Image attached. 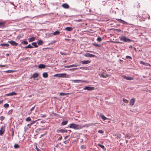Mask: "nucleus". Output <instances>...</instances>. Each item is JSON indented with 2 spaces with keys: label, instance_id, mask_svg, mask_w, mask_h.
<instances>
[{
  "label": "nucleus",
  "instance_id": "nucleus-32",
  "mask_svg": "<svg viewBox=\"0 0 151 151\" xmlns=\"http://www.w3.org/2000/svg\"><path fill=\"white\" fill-rule=\"evenodd\" d=\"M59 33H60V32L59 31H56L53 33V35H58L59 34Z\"/></svg>",
  "mask_w": 151,
  "mask_h": 151
},
{
  "label": "nucleus",
  "instance_id": "nucleus-49",
  "mask_svg": "<svg viewBox=\"0 0 151 151\" xmlns=\"http://www.w3.org/2000/svg\"><path fill=\"white\" fill-rule=\"evenodd\" d=\"M62 139V136H60V137H59L58 138V140H61Z\"/></svg>",
  "mask_w": 151,
  "mask_h": 151
},
{
  "label": "nucleus",
  "instance_id": "nucleus-60",
  "mask_svg": "<svg viewBox=\"0 0 151 151\" xmlns=\"http://www.w3.org/2000/svg\"><path fill=\"white\" fill-rule=\"evenodd\" d=\"M31 113H32V111H29V112L28 113V114L29 115H30Z\"/></svg>",
  "mask_w": 151,
  "mask_h": 151
},
{
  "label": "nucleus",
  "instance_id": "nucleus-21",
  "mask_svg": "<svg viewBox=\"0 0 151 151\" xmlns=\"http://www.w3.org/2000/svg\"><path fill=\"white\" fill-rule=\"evenodd\" d=\"M45 67V65L42 64H40L39 66V68H44Z\"/></svg>",
  "mask_w": 151,
  "mask_h": 151
},
{
  "label": "nucleus",
  "instance_id": "nucleus-58",
  "mask_svg": "<svg viewBox=\"0 0 151 151\" xmlns=\"http://www.w3.org/2000/svg\"><path fill=\"white\" fill-rule=\"evenodd\" d=\"M65 40H67V41H70V40L68 39L65 38Z\"/></svg>",
  "mask_w": 151,
  "mask_h": 151
},
{
  "label": "nucleus",
  "instance_id": "nucleus-38",
  "mask_svg": "<svg viewBox=\"0 0 151 151\" xmlns=\"http://www.w3.org/2000/svg\"><path fill=\"white\" fill-rule=\"evenodd\" d=\"M22 43L24 45H27L28 44V42L26 41H23L22 42Z\"/></svg>",
  "mask_w": 151,
  "mask_h": 151
},
{
  "label": "nucleus",
  "instance_id": "nucleus-50",
  "mask_svg": "<svg viewBox=\"0 0 151 151\" xmlns=\"http://www.w3.org/2000/svg\"><path fill=\"white\" fill-rule=\"evenodd\" d=\"M46 114H44V115L41 114V117H43V118L45 117L46 116Z\"/></svg>",
  "mask_w": 151,
  "mask_h": 151
},
{
  "label": "nucleus",
  "instance_id": "nucleus-44",
  "mask_svg": "<svg viewBox=\"0 0 151 151\" xmlns=\"http://www.w3.org/2000/svg\"><path fill=\"white\" fill-rule=\"evenodd\" d=\"M13 71H14L12 70H8L6 71V72L8 73H12Z\"/></svg>",
  "mask_w": 151,
  "mask_h": 151
},
{
  "label": "nucleus",
  "instance_id": "nucleus-63",
  "mask_svg": "<svg viewBox=\"0 0 151 151\" xmlns=\"http://www.w3.org/2000/svg\"><path fill=\"white\" fill-rule=\"evenodd\" d=\"M3 103L2 101H0V104H2Z\"/></svg>",
  "mask_w": 151,
  "mask_h": 151
},
{
  "label": "nucleus",
  "instance_id": "nucleus-25",
  "mask_svg": "<svg viewBox=\"0 0 151 151\" xmlns=\"http://www.w3.org/2000/svg\"><path fill=\"white\" fill-rule=\"evenodd\" d=\"M65 29L68 31H70L72 30L73 29L71 27H67L65 28Z\"/></svg>",
  "mask_w": 151,
  "mask_h": 151
},
{
  "label": "nucleus",
  "instance_id": "nucleus-26",
  "mask_svg": "<svg viewBox=\"0 0 151 151\" xmlns=\"http://www.w3.org/2000/svg\"><path fill=\"white\" fill-rule=\"evenodd\" d=\"M37 43L39 45H41L43 44V42L42 40H40L37 41Z\"/></svg>",
  "mask_w": 151,
  "mask_h": 151
},
{
  "label": "nucleus",
  "instance_id": "nucleus-10",
  "mask_svg": "<svg viewBox=\"0 0 151 151\" xmlns=\"http://www.w3.org/2000/svg\"><path fill=\"white\" fill-rule=\"evenodd\" d=\"M62 6L65 9H68L69 8V6L67 4L65 3L62 5Z\"/></svg>",
  "mask_w": 151,
  "mask_h": 151
},
{
  "label": "nucleus",
  "instance_id": "nucleus-59",
  "mask_svg": "<svg viewBox=\"0 0 151 151\" xmlns=\"http://www.w3.org/2000/svg\"><path fill=\"white\" fill-rule=\"evenodd\" d=\"M6 66V65H0V67H5Z\"/></svg>",
  "mask_w": 151,
  "mask_h": 151
},
{
  "label": "nucleus",
  "instance_id": "nucleus-24",
  "mask_svg": "<svg viewBox=\"0 0 151 151\" xmlns=\"http://www.w3.org/2000/svg\"><path fill=\"white\" fill-rule=\"evenodd\" d=\"M33 47L30 44H29L27 46L25 47L24 48L25 49H27L28 48H33Z\"/></svg>",
  "mask_w": 151,
  "mask_h": 151
},
{
  "label": "nucleus",
  "instance_id": "nucleus-43",
  "mask_svg": "<svg viewBox=\"0 0 151 151\" xmlns=\"http://www.w3.org/2000/svg\"><path fill=\"white\" fill-rule=\"evenodd\" d=\"M13 112V110L11 109L8 112V114H12Z\"/></svg>",
  "mask_w": 151,
  "mask_h": 151
},
{
  "label": "nucleus",
  "instance_id": "nucleus-33",
  "mask_svg": "<svg viewBox=\"0 0 151 151\" xmlns=\"http://www.w3.org/2000/svg\"><path fill=\"white\" fill-rule=\"evenodd\" d=\"M9 104L7 103H6L4 105V107L5 108H8L9 107Z\"/></svg>",
  "mask_w": 151,
  "mask_h": 151
},
{
  "label": "nucleus",
  "instance_id": "nucleus-56",
  "mask_svg": "<svg viewBox=\"0 0 151 151\" xmlns=\"http://www.w3.org/2000/svg\"><path fill=\"white\" fill-rule=\"evenodd\" d=\"M68 137V135H67L64 138V139H66Z\"/></svg>",
  "mask_w": 151,
  "mask_h": 151
},
{
  "label": "nucleus",
  "instance_id": "nucleus-28",
  "mask_svg": "<svg viewBox=\"0 0 151 151\" xmlns=\"http://www.w3.org/2000/svg\"><path fill=\"white\" fill-rule=\"evenodd\" d=\"M57 133H59L60 132L63 133L64 132V129H61L60 130L58 129L56 131Z\"/></svg>",
  "mask_w": 151,
  "mask_h": 151
},
{
  "label": "nucleus",
  "instance_id": "nucleus-54",
  "mask_svg": "<svg viewBox=\"0 0 151 151\" xmlns=\"http://www.w3.org/2000/svg\"><path fill=\"white\" fill-rule=\"evenodd\" d=\"M12 136L13 137V136L14 135V131L13 129H12Z\"/></svg>",
  "mask_w": 151,
  "mask_h": 151
},
{
  "label": "nucleus",
  "instance_id": "nucleus-27",
  "mask_svg": "<svg viewBox=\"0 0 151 151\" xmlns=\"http://www.w3.org/2000/svg\"><path fill=\"white\" fill-rule=\"evenodd\" d=\"M29 42H31L35 40V39L34 37H32L28 39Z\"/></svg>",
  "mask_w": 151,
  "mask_h": 151
},
{
  "label": "nucleus",
  "instance_id": "nucleus-42",
  "mask_svg": "<svg viewBox=\"0 0 151 151\" xmlns=\"http://www.w3.org/2000/svg\"><path fill=\"white\" fill-rule=\"evenodd\" d=\"M93 45L95 46H96L98 47H100L101 46V45H100L96 43L93 44Z\"/></svg>",
  "mask_w": 151,
  "mask_h": 151
},
{
  "label": "nucleus",
  "instance_id": "nucleus-53",
  "mask_svg": "<svg viewBox=\"0 0 151 151\" xmlns=\"http://www.w3.org/2000/svg\"><path fill=\"white\" fill-rule=\"evenodd\" d=\"M60 54L62 55H66V54L65 53H63V52H60Z\"/></svg>",
  "mask_w": 151,
  "mask_h": 151
},
{
  "label": "nucleus",
  "instance_id": "nucleus-19",
  "mask_svg": "<svg viewBox=\"0 0 151 151\" xmlns=\"http://www.w3.org/2000/svg\"><path fill=\"white\" fill-rule=\"evenodd\" d=\"M77 65H76L74 64L72 65H67V66H64L65 68H69L70 67H76Z\"/></svg>",
  "mask_w": 151,
  "mask_h": 151
},
{
  "label": "nucleus",
  "instance_id": "nucleus-48",
  "mask_svg": "<svg viewBox=\"0 0 151 151\" xmlns=\"http://www.w3.org/2000/svg\"><path fill=\"white\" fill-rule=\"evenodd\" d=\"M35 106L34 107H32V108L30 109V111L32 112V111H33V110H34V109H35Z\"/></svg>",
  "mask_w": 151,
  "mask_h": 151
},
{
  "label": "nucleus",
  "instance_id": "nucleus-64",
  "mask_svg": "<svg viewBox=\"0 0 151 151\" xmlns=\"http://www.w3.org/2000/svg\"><path fill=\"white\" fill-rule=\"evenodd\" d=\"M29 124H28L27 125V126H29V127H30L31 126H30V125H29Z\"/></svg>",
  "mask_w": 151,
  "mask_h": 151
},
{
  "label": "nucleus",
  "instance_id": "nucleus-8",
  "mask_svg": "<svg viewBox=\"0 0 151 151\" xmlns=\"http://www.w3.org/2000/svg\"><path fill=\"white\" fill-rule=\"evenodd\" d=\"M116 19L120 23H122L124 24H127V23L126 22L121 19Z\"/></svg>",
  "mask_w": 151,
  "mask_h": 151
},
{
  "label": "nucleus",
  "instance_id": "nucleus-52",
  "mask_svg": "<svg viewBox=\"0 0 151 151\" xmlns=\"http://www.w3.org/2000/svg\"><path fill=\"white\" fill-rule=\"evenodd\" d=\"M63 142L65 144H67L68 143V141L67 140Z\"/></svg>",
  "mask_w": 151,
  "mask_h": 151
},
{
  "label": "nucleus",
  "instance_id": "nucleus-34",
  "mask_svg": "<svg viewBox=\"0 0 151 151\" xmlns=\"http://www.w3.org/2000/svg\"><path fill=\"white\" fill-rule=\"evenodd\" d=\"M81 147L82 149H84L86 148V146L85 145H82L81 146Z\"/></svg>",
  "mask_w": 151,
  "mask_h": 151
},
{
  "label": "nucleus",
  "instance_id": "nucleus-45",
  "mask_svg": "<svg viewBox=\"0 0 151 151\" xmlns=\"http://www.w3.org/2000/svg\"><path fill=\"white\" fill-rule=\"evenodd\" d=\"M126 58L127 59H129L131 60L132 59V57L129 56H126Z\"/></svg>",
  "mask_w": 151,
  "mask_h": 151
},
{
  "label": "nucleus",
  "instance_id": "nucleus-15",
  "mask_svg": "<svg viewBox=\"0 0 151 151\" xmlns=\"http://www.w3.org/2000/svg\"><path fill=\"white\" fill-rule=\"evenodd\" d=\"M73 81H74V83H79V82H84L85 81L83 80H73Z\"/></svg>",
  "mask_w": 151,
  "mask_h": 151
},
{
  "label": "nucleus",
  "instance_id": "nucleus-18",
  "mask_svg": "<svg viewBox=\"0 0 151 151\" xmlns=\"http://www.w3.org/2000/svg\"><path fill=\"white\" fill-rule=\"evenodd\" d=\"M38 76V74L37 73H35L33 74V75L32 76V78H36Z\"/></svg>",
  "mask_w": 151,
  "mask_h": 151
},
{
  "label": "nucleus",
  "instance_id": "nucleus-4",
  "mask_svg": "<svg viewBox=\"0 0 151 151\" xmlns=\"http://www.w3.org/2000/svg\"><path fill=\"white\" fill-rule=\"evenodd\" d=\"M94 87H93L86 86L83 88L84 90H87L88 91H92L94 89Z\"/></svg>",
  "mask_w": 151,
  "mask_h": 151
},
{
  "label": "nucleus",
  "instance_id": "nucleus-22",
  "mask_svg": "<svg viewBox=\"0 0 151 151\" xmlns=\"http://www.w3.org/2000/svg\"><path fill=\"white\" fill-rule=\"evenodd\" d=\"M0 46H2L7 47L9 46V45L8 43L1 44H0Z\"/></svg>",
  "mask_w": 151,
  "mask_h": 151
},
{
  "label": "nucleus",
  "instance_id": "nucleus-16",
  "mask_svg": "<svg viewBox=\"0 0 151 151\" xmlns=\"http://www.w3.org/2000/svg\"><path fill=\"white\" fill-rule=\"evenodd\" d=\"M140 63L141 64L144 65L146 66H150V65L148 63H146L145 62H144L143 61H140Z\"/></svg>",
  "mask_w": 151,
  "mask_h": 151
},
{
  "label": "nucleus",
  "instance_id": "nucleus-46",
  "mask_svg": "<svg viewBox=\"0 0 151 151\" xmlns=\"http://www.w3.org/2000/svg\"><path fill=\"white\" fill-rule=\"evenodd\" d=\"M98 132L99 133L102 134L104 133V131L102 130H99L98 131Z\"/></svg>",
  "mask_w": 151,
  "mask_h": 151
},
{
  "label": "nucleus",
  "instance_id": "nucleus-40",
  "mask_svg": "<svg viewBox=\"0 0 151 151\" xmlns=\"http://www.w3.org/2000/svg\"><path fill=\"white\" fill-rule=\"evenodd\" d=\"M97 40L99 42H101L102 41V39L101 37H98L97 38Z\"/></svg>",
  "mask_w": 151,
  "mask_h": 151
},
{
  "label": "nucleus",
  "instance_id": "nucleus-1",
  "mask_svg": "<svg viewBox=\"0 0 151 151\" xmlns=\"http://www.w3.org/2000/svg\"><path fill=\"white\" fill-rule=\"evenodd\" d=\"M68 127L70 128H72L75 129H79L85 127V126H83L81 125L76 124L74 123H71L69 125Z\"/></svg>",
  "mask_w": 151,
  "mask_h": 151
},
{
  "label": "nucleus",
  "instance_id": "nucleus-12",
  "mask_svg": "<svg viewBox=\"0 0 151 151\" xmlns=\"http://www.w3.org/2000/svg\"><path fill=\"white\" fill-rule=\"evenodd\" d=\"M135 99H133L130 100L129 104L131 105H133L134 103L135 102Z\"/></svg>",
  "mask_w": 151,
  "mask_h": 151
},
{
  "label": "nucleus",
  "instance_id": "nucleus-37",
  "mask_svg": "<svg viewBox=\"0 0 151 151\" xmlns=\"http://www.w3.org/2000/svg\"><path fill=\"white\" fill-rule=\"evenodd\" d=\"M31 120V119L30 117H27L26 119V121H29Z\"/></svg>",
  "mask_w": 151,
  "mask_h": 151
},
{
  "label": "nucleus",
  "instance_id": "nucleus-6",
  "mask_svg": "<svg viewBox=\"0 0 151 151\" xmlns=\"http://www.w3.org/2000/svg\"><path fill=\"white\" fill-rule=\"evenodd\" d=\"M84 56L86 57H90L92 58H94L96 57V56L94 55L90 54L88 53H86L85 54Z\"/></svg>",
  "mask_w": 151,
  "mask_h": 151
},
{
  "label": "nucleus",
  "instance_id": "nucleus-2",
  "mask_svg": "<svg viewBox=\"0 0 151 151\" xmlns=\"http://www.w3.org/2000/svg\"><path fill=\"white\" fill-rule=\"evenodd\" d=\"M119 38L121 40L126 42H130L132 41V40L124 36H121L119 37Z\"/></svg>",
  "mask_w": 151,
  "mask_h": 151
},
{
  "label": "nucleus",
  "instance_id": "nucleus-57",
  "mask_svg": "<svg viewBox=\"0 0 151 151\" xmlns=\"http://www.w3.org/2000/svg\"><path fill=\"white\" fill-rule=\"evenodd\" d=\"M41 129H40L39 128V129H36V132H38V131H40V130Z\"/></svg>",
  "mask_w": 151,
  "mask_h": 151
},
{
  "label": "nucleus",
  "instance_id": "nucleus-31",
  "mask_svg": "<svg viewBox=\"0 0 151 151\" xmlns=\"http://www.w3.org/2000/svg\"><path fill=\"white\" fill-rule=\"evenodd\" d=\"M60 95V96H65L66 95L69 94V93H59Z\"/></svg>",
  "mask_w": 151,
  "mask_h": 151
},
{
  "label": "nucleus",
  "instance_id": "nucleus-20",
  "mask_svg": "<svg viewBox=\"0 0 151 151\" xmlns=\"http://www.w3.org/2000/svg\"><path fill=\"white\" fill-rule=\"evenodd\" d=\"M42 76L44 78H47L48 77V74L47 73L45 72L43 73Z\"/></svg>",
  "mask_w": 151,
  "mask_h": 151
},
{
  "label": "nucleus",
  "instance_id": "nucleus-41",
  "mask_svg": "<svg viewBox=\"0 0 151 151\" xmlns=\"http://www.w3.org/2000/svg\"><path fill=\"white\" fill-rule=\"evenodd\" d=\"M123 101L124 102H125L126 103H128V102H129V101L128 100H127V99H123Z\"/></svg>",
  "mask_w": 151,
  "mask_h": 151
},
{
  "label": "nucleus",
  "instance_id": "nucleus-17",
  "mask_svg": "<svg viewBox=\"0 0 151 151\" xmlns=\"http://www.w3.org/2000/svg\"><path fill=\"white\" fill-rule=\"evenodd\" d=\"M68 122L67 121H63L61 123V125L62 126L66 125L67 124Z\"/></svg>",
  "mask_w": 151,
  "mask_h": 151
},
{
  "label": "nucleus",
  "instance_id": "nucleus-61",
  "mask_svg": "<svg viewBox=\"0 0 151 151\" xmlns=\"http://www.w3.org/2000/svg\"><path fill=\"white\" fill-rule=\"evenodd\" d=\"M67 130L64 129V132H67Z\"/></svg>",
  "mask_w": 151,
  "mask_h": 151
},
{
  "label": "nucleus",
  "instance_id": "nucleus-9",
  "mask_svg": "<svg viewBox=\"0 0 151 151\" xmlns=\"http://www.w3.org/2000/svg\"><path fill=\"white\" fill-rule=\"evenodd\" d=\"M16 95H17V93H15L13 91L11 93L6 94L5 95V96H11Z\"/></svg>",
  "mask_w": 151,
  "mask_h": 151
},
{
  "label": "nucleus",
  "instance_id": "nucleus-55",
  "mask_svg": "<svg viewBox=\"0 0 151 151\" xmlns=\"http://www.w3.org/2000/svg\"><path fill=\"white\" fill-rule=\"evenodd\" d=\"M36 149L37 150V151H41L39 148H38L37 146L36 147Z\"/></svg>",
  "mask_w": 151,
  "mask_h": 151
},
{
  "label": "nucleus",
  "instance_id": "nucleus-35",
  "mask_svg": "<svg viewBox=\"0 0 151 151\" xmlns=\"http://www.w3.org/2000/svg\"><path fill=\"white\" fill-rule=\"evenodd\" d=\"M98 145L102 149H104V146L103 145H101L100 144H98Z\"/></svg>",
  "mask_w": 151,
  "mask_h": 151
},
{
  "label": "nucleus",
  "instance_id": "nucleus-51",
  "mask_svg": "<svg viewBox=\"0 0 151 151\" xmlns=\"http://www.w3.org/2000/svg\"><path fill=\"white\" fill-rule=\"evenodd\" d=\"M47 133V132H46L45 133L42 134L41 135V137H42L44 136V135H45Z\"/></svg>",
  "mask_w": 151,
  "mask_h": 151
},
{
  "label": "nucleus",
  "instance_id": "nucleus-14",
  "mask_svg": "<svg viewBox=\"0 0 151 151\" xmlns=\"http://www.w3.org/2000/svg\"><path fill=\"white\" fill-rule=\"evenodd\" d=\"M124 78L128 80H132L133 79V78L129 76H124Z\"/></svg>",
  "mask_w": 151,
  "mask_h": 151
},
{
  "label": "nucleus",
  "instance_id": "nucleus-39",
  "mask_svg": "<svg viewBox=\"0 0 151 151\" xmlns=\"http://www.w3.org/2000/svg\"><path fill=\"white\" fill-rule=\"evenodd\" d=\"M5 24L4 22H0V27H3Z\"/></svg>",
  "mask_w": 151,
  "mask_h": 151
},
{
  "label": "nucleus",
  "instance_id": "nucleus-62",
  "mask_svg": "<svg viewBox=\"0 0 151 151\" xmlns=\"http://www.w3.org/2000/svg\"><path fill=\"white\" fill-rule=\"evenodd\" d=\"M75 69H76V68H73V69H69V70H75Z\"/></svg>",
  "mask_w": 151,
  "mask_h": 151
},
{
  "label": "nucleus",
  "instance_id": "nucleus-23",
  "mask_svg": "<svg viewBox=\"0 0 151 151\" xmlns=\"http://www.w3.org/2000/svg\"><path fill=\"white\" fill-rule=\"evenodd\" d=\"M125 137L127 138L128 139H129L131 138V135L127 133L126 134Z\"/></svg>",
  "mask_w": 151,
  "mask_h": 151
},
{
  "label": "nucleus",
  "instance_id": "nucleus-11",
  "mask_svg": "<svg viewBox=\"0 0 151 151\" xmlns=\"http://www.w3.org/2000/svg\"><path fill=\"white\" fill-rule=\"evenodd\" d=\"M90 62V61L88 60H84L81 62V63L83 64H86L89 63Z\"/></svg>",
  "mask_w": 151,
  "mask_h": 151
},
{
  "label": "nucleus",
  "instance_id": "nucleus-29",
  "mask_svg": "<svg viewBox=\"0 0 151 151\" xmlns=\"http://www.w3.org/2000/svg\"><path fill=\"white\" fill-rule=\"evenodd\" d=\"M32 46H34L35 47H38V45H37V43L35 42L32 43Z\"/></svg>",
  "mask_w": 151,
  "mask_h": 151
},
{
  "label": "nucleus",
  "instance_id": "nucleus-36",
  "mask_svg": "<svg viewBox=\"0 0 151 151\" xmlns=\"http://www.w3.org/2000/svg\"><path fill=\"white\" fill-rule=\"evenodd\" d=\"M15 148H18L19 147V145L17 144H15L14 146Z\"/></svg>",
  "mask_w": 151,
  "mask_h": 151
},
{
  "label": "nucleus",
  "instance_id": "nucleus-5",
  "mask_svg": "<svg viewBox=\"0 0 151 151\" xmlns=\"http://www.w3.org/2000/svg\"><path fill=\"white\" fill-rule=\"evenodd\" d=\"M5 127L4 126H2L0 130V135H2L4 134V133L5 132Z\"/></svg>",
  "mask_w": 151,
  "mask_h": 151
},
{
  "label": "nucleus",
  "instance_id": "nucleus-3",
  "mask_svg": "<svg viewBox=\"0 0 151 151\" xmlns=\"http://www.w3.org/2000/svg\"><path fill=\"white\" fill-rule=\"evenodd\" d=\"M54 76H56L58 77L65 78L66 77V74L65 73L58 74L55 75Z\"/></svg>",
  "mask_w": 151,
  "mask_h": 151
},
{
  "label": "nucleus",
  "instance_id": "nucleus-13",
  "mask_svg": "<svg viewBox=\"0 0 151 151\" xmlns=\"http://www.w3.org/2000/svg\"><path fill=\"white\" fill-rule=\"evenodd\" d=\"M100 116L102 118L103 120L107 119L108 118L106 117L103 114H100Z\"/></svg>",
  "mask_w": 151,
  "mask_h": 151
},
{
  "label": "nucleus",
  "instance_id": "nucleus-7",
  "mask_svg": "<svg viewBox=\"0 0 151 151\" xmlns=\"http://www.w3.org/2000/svg\"><path fill=\"white\" fill-rule=\"evenodd\" d=\"M8 42L10 43L11 45L14 46H17L18 45L17 43H16L15 41L13 40L8 41Z\"/></svg>",
  "mask_w": 151,
  "mask_h": 151
},
{
  "label": "nucleus",
  "instance_id": "nucleus-30",
  "mask_svg": "<svg viewBox=\"0 0 151 151\" xmlns=\"http://www.w3.org/2000/svg\"><path fill=\"white\" fill-rule=\"evenodd\" d=\"M108 76L107 74H102L101 76V77H102L104 78H106V77Z\"/></svg>",
  "mask_w": 151,
  "mask_h": 151
},
{
  "label": "nucleus",
  "instance_id": "nucleus-47",
  "mask_svg": "<svg viewBox=\"0 0 151 151\" xmlns=\"http://www.w3.org/2000/svg\"><path fill=\"white\" fill-rule=\"evenodd\" d=\"M36 122V121H33L32 122H31V123H30V124L29 125H30V126H31V125H32L33 124L35 123Z\"/></svg>",
  "mask_w": 151,
  "mask_h": 151
}]
</instances>
